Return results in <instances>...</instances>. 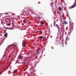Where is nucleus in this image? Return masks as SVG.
Here are the masks:
<instances>
[{
  "instance_id": "obj_1",
  "label": "nucleus",
  "mask_w": 76,
  "mask_h": 76,
  "mask_svg": "<svg viewBox=\"0 0 76 76\" xmlns=\"http://www.w3.org/2000/svg\"><path fill=\"white\" fill-rule=\"evenodd\" d=\"M76 6V0H75V1L73 3V5L69 7V9H73Z\"/></svg>"
},
{
  "instance_id": "obj_2",
  "label": "nucleus",
  "mask_w": 76,
  "mask_h": 76,
  "mask_svg": "<svg viewBox=\"0 0 76 76\" xmlns=\"http://www.w3.org/2000/svg\"><path fill=\"white\" fill-rule=\"evenodd\" d=\"M38 38H39V39H44V38H45L43 37V36H40L39 37H38Z\"/></svg>"
},
{
  "instance_id": "obj_3",
  "label": "nucleus",
  "mask_w": 76,
  "mask_h": 76,
  "mask_svg": "<svg viewBox=\"0 0 76 76\" xmlns=\"http://www.w3.org/2000/svg\"><path fill=\"white\" fill-rule=\"evenodd\" d=\"M5 29H10L11 30H12V29H13V28L10 27V28H6Z\"/></svg>"
},
{
  "instance_id": "obj_4",
  "label": "nucleus",
  "mask_w": 76,
  "mask_h": 76,
  "mask_svg": "<svg viewBox=\"0 0 76 76\" xmlns=\"http://www.w3.org/2000/svg\"><path fill=\"white\" fill-rule=\"evenodd\" d=\"M22 46L23 47H25V43L24 42L22 43Z\"/></svg>"
},
{
  "instance_id": "obj_5",
  "label": "nucleus",
  "mask_w": 76,
  "mask_h": 76,
  "mask_svg": "<svg viewBox=\"0 0 76 76\" xmlns=\"http://www.w3.org/2000/svg\"><path fill=\"white\" fill-rule=\"evenodd\" d=\"M17 71V70L15 69L11 73L13 74L15 73H16V72Z\"/></svg>"
},
{
  "instance_id": "obj_6",
  "label": "nucleus",
  "mask_w": 76,
  "mask_h": 76,
  "mask_svg": "<svg viewBox=\"0 0 76 76\" xmlns=\"http://www.w3.org/2000/svg\"><path fill=\"white\" fill-rule=\"evenodd\" d=\"M63 23L64 25H66V24H67V22H66V21H65Z\"/></svg>"
},
{
  "instance_id": "obj_7",
  "label": "nucleus",
  "mask_w": 76,
  "mask_h": 76,
  "mask_svg": "<svg viewBox=\"0 0 76 76\" xmlns=\"http://www.w3.org/2000/svg\"><path fill=\"white\" fill-rule=\"evenodd\" d=\"M7 35V33H6L4 35V37H6Z\"/></svg>"
},
{
  "instance_id": "obj_8",
  "label": "nucleus",
  "mask_w": 76,
  "mask_h": 76,
  "mask_svg": "<svg viewBox=\"0 0 76 76\" xmlns=\"http://www.w3.org/2000/svg\"><path fill=\"white\" fill-rule=\"evenodd\" d=\"M59 11H61V7H59Z\"/></svg>"
},
{
  "instance_id": "obj_9",
  "label": "nucleus",
  "mask_w": 76,
  "mask_h": 76,
  "mask_svg": "<svg viewBox=\"0 0 76 76\" xmlns=\"http://www.w3.org/2000/svg\"><path fill=\"white\" fill-rule=\"evenodd\" d=\"M41 25H43L44 24V21H42L41 22Z\"/></svg>"
},
{
  "instance_id": "obj_10",
  "label": "nucleus",
  "mask_w": 76,
  "mask_h": 76,
  "mask_svg": "<svg viewBox=\"0 0 76 76\" xmlns=\"http://www.w3.org/2000/svg\"><path fill=\"white\" fill-rule=\"evenodd\" d=\"M56 26H57V28H59V27H58V25L56 24Z\"/></svg>"
},
{
  "instance_id": "obj_11",
  "label": "nucleus",
  "mask_w": 76,
  "mask_h": 76,
  "mask_svg": "<svg viewBox=\"0 0 76 76\" xmlns=\"http://www.w3.org/2000/svg\"><path fill=\"white\" fill-rule=\"evenodd\" d=\"M69 39V38H68V37H66V41H67V40H68Z\"/></svg>"
},
{
  "instance_id": "obj_12",
  "label": "nucleus",
  "mask_w": 76,
  "mask_h": 76,
  "mask_svg": "<svg viewBox=\"0 0 76 76\" xmlns=\"http://www.w3.org/2000/svg\"><path fill=\"white\" fill-rule=\"evenodd\" d=\"M16 63H20V64H23V62H22V63H21V62H19L18 63V62H16Z\"/></svg>"
},
{
  "instance_id": "obj_13",
  "label": "nucleus",
  "mask_w": 76,
  "mask_h": 76,
  "mask_svg": "<svg viewBox=\"0 0 76 76\" xmlns=\"http://www.w3.org/2000/svg\"><path fill=\"white\" fill-rule=\"evenodd\" d=\"M22 57H23V56H21L20 57V59L22 60Z\"/></svg>"
},
{
  "instance_id": "obj_14",
  "label": "nucleus",
  "mask_w": 76,
  "mask_h": 76,
  "mask_svg": "<svg viewBox=\"0 0 76 76\" xmlns=\"http://www.w3.org/2000/svg\"><path fill=\"white\" fill-rule=\"evenodd\" d=\"M23 23H26V22H25V20H23Z\"/></svg>"
},
{
  "instance_id": "obj_15",
  "label": "nucleus",
  "mask_w": 76,
  "mask_h": 76,
  "mask_svg": "<svg viewBox=\"0 0 76 76\" xmlns=\"http://www.w3.org/2000/svg\"><path fill=\"white\" fill-rule=\"evenodd\" d=\"M39 32L40 33H41V34H42V31H40Z\"/></svg>"
},
{
  "instance_id": "obj_16",
  "label": "nucleus",
  "mask_w": 76,
  "mask_h": 76,
  "mask_svg": "<svg viewBox=\"0 0 76 76\" xmlns=\"http://www.w3.org/2000/svg\"><path fill=\"white\" fill-rule=\"evenodd\" d=\"M7 25H9V26H10V23L7 24Z\"/></svg>"
},
{
  "instance_id": "obj_17",
  "label": "nucleus",
  "mask_w": 76,
  "mask_h": 76,
  "mask_svg": "<svg viewBox=\"0 0 76 76\" xmlns=\"http://www.w3.org/2000/svg\"><path fill=\"white\" fill-rule=\"evenodd\" d=\"M37 18L38 19H39V17H37Z\"/></svg>"
},
{
  "instance_id": "obj_18",
  "label": "nucleus",
  "mask_w": 76,
  "mask_h": 76,
  "mask_svg": "<svg viewBox=\"0 0 76 76\" xmlns=\"http://www.w3.org/2000/svg\"><path fill=\"white\" fill-rule=\"evenodd\" d=\"M63 17H64V15H62L61 16L62 18H63Z\"/></svg>"
},
{
  "instance_id": "obj_19",
  "label": "nucleus",
  "mask_w": 76,
  "mask_h": 76,
  "mask_svg": "<svg viewBox=\"0 0 76 76\" xmlns=\"http://www.w3.org/2000/svg\"><path fill=\"white\" fill-rule=\"evenodd\" d=\"M38 50H37V52L38 53Z\"/></svg>"
},
{
  "instance_id": "obj_20",
  "label": "nucleus",
  "mask_w": 76,
  "mask_h": 76,
  "mask_svg": "<svg viewBox=\"0 0 76 76\" xmlns=\"http://www.w3.org/2000/svg\"><path fill=\"white\" fill-rule=\"evenodd\" d=\"M28 76H29V75H28Z\"/></svg>"
},
{
  "instance_id": "obj_21",
  "label": "nucleus",
  "mask_w": 76,
  "mask_h": 76,
  "mask_svg": "<svg viewBox=\"0 0 76 76\" xmlns=\"http://www.w3.org/2000/svg\"><path fill=\"white\" fill-rule=\"evenodd\" d=\"M9 14V13H8V14H7H7Z\"/></svg>"
}]
</instances>
